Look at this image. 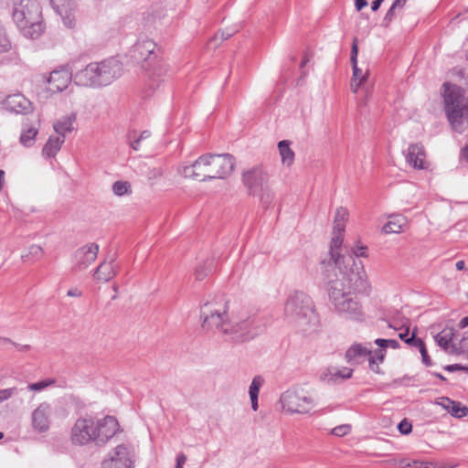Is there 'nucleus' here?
<instances>
[{
    "label": "nucleus",
    "instance_id": "8fccbe9b",
    "mask_svg": "<svg viewBox=\"0 0 468 468\" xmlns=\"http://www.w3.org/2000/svg\"><path fill=\"white\" fill-rule=\"evenodd\" d=\"M395 10L396 8H393V6L391 5L390 8L388 10L385 17H384V22L386 24H388L389 22L392 21V19L394 18L395 16Z\"/></svg>",
    "mask_w": 468,
    "mask_h": 468
},
{
    "label": "nucleus",
    "instance_id": "ddd939ff",
    "mask_svg": "<svg viewBox=\"0 0 468 468\" xmlns=\"http://www.w3.org/2000/svg\"><path fill=\"white\" fill-rule=\"evenodd\" d=\"M268 180L267 173L260 167L248 170L242 175L243 184L251 195L258 194L259 190L268 185Z\"/></svg>",
    "mask_w": 468,
    "mask_h": 468
},
{
    "label": "nucleus",
    "instance_id": "864d4df0",
    "mask_svg": "<svg viewBox=\"0 0 468 468\" xmlns=\"http://www.w3.org/2000/svg\"><path fill=\"white\" fill-rule=\"evenodd\" d=\"M186 462V457L184 453H179L176 457V468H183V465Z\"/></svg>",
    "mask_w": 468,
    "mask_h": 468
},
{
    "label": "nucleus",
    "instance_id": "4c0bfd02",
    "mask_svg": "<svg viewBox=\"0 0 468 468\" xmlns=\"http://www.w3.org/2000/svg\"><path fill=\"white\" fill-rule=\"evenodd\" d=\"M54 382L55 381L53 379H45L36 383L29 384L27 386V388L31 391L39 392L54 384Z\"/></svg>",
    "mask_w": 468,
    "mask_h": 468
},
{
    "label": "nucleus",
    "instance_id": "4be33fe9",
    "mask_svg": "<svg viewBox=\"0 0 468 468\" xmlns=\"http://www.w3.org/2000/svg\"><path fill=\"white\" fill-rule=\"evenodd\" d=\"M75 121L76 114L71 113L69 115L61 117L59 120L54 122L53 128L58 133L57 136L63 137L65 139V135L74 130L73 124Z\"/></svg>",
    "mask_w": 468,
    "mask_h": 468
},
{
    "label": "nucleus",
    "instance_id": "a18cd8bd",
    "mask_svg": "<svg viewBox=\"0 0 468 468\" xmlns=\"http://www.w3.org/2000/svg\"><path fill=\"white\" fill-rule=\"evenodd\" d=\"M399 465L402 466V467H408V466H411V463L407 462L406 460H401L399 462ZM412 465L416 466V467L423 466L424 468H428V463H420V462H417V461H414L412 463Z\"/></svg>",
    "mask_w": 468,
    "mask_h": 468
},
{
    "label": "nucleus",
    "instance_id": "680f3d73",
    "mask_svg": "<svg viewBox=\"0 0 468 468\" xmlns=\"http://www.w3.org/2000/svg\"><path fill=\"white\" fill-rule=\"evenodd\" d=\"M16 349L18 351H27L29 350L30 346L28 345H18V344H15Z\"/></svg>",
    "mask_w": 468,
    "mask_h": 468
},
{
    "label": "nucleus",
    "instance_id": "5fc2aeb1",
    "mask_svg": "<svg viewBox=\"0 0 468 468\" xmlns=\"http://www.w3.org/2000/svg\"><path fill=\"white\" fill-rule=\"evenodd\" d=\"M67 295L69 297H80L82 292L77 288H71L68 291Z\"/></svg>",
    "mask_w": 468,
    "mask_h": 468
},
{
    "label": "nucleus",
    "instance_id": "79ce46f5",
    "mask_svg": "<svg viewBox=\"0 0 468 468\" xmlns=\"http://www.w3.org/2000/svg\"><path fill=\"white\" fill-rule=\"evenodd\" d=\"M17 393L16 388H9L0 389V403L9 399L13 395Z\"/></svg>",
    "mask_w": 468,
    "mask_h": 468
},
{
    "label": "nucleus",
    "instance_id": "ea45409f",
    "mask_svg": "<svg viewBox=\"0 0 468 468\" xmlns=\"http://www.w3.org/2000/svg\"><path fill=\"white\" fill-rule=\"evenodd\" d=\"M92 64H93V69H94L93 71H95L94 75H95V78L97 80V86L98 87L106 86L105 81L103 80L101 64L97 63V62H93Z\"/></svg>",
    "mask_w": 468,
    "mask_h": 468
},
{
    "label": "nucleus",
    "instance_id": "58836bf2",
    "mask_svg": "<svg viewBox=\"0 0 468 468\" xmlns=\"http://www.w3.org/2000/svg\"><path fill=\"white\" fill-rule=\"evenodd\" d=\"M375 344L380 347H391L393 349H396L399 346V343L395 339L378 338L375 340Z\"/></svg>",
    "mask_w": 468,
    "mask_h": 468
},
{
    "label": "nucleus",
    "instance_id": "a211bd4d",
    "mask_svg": "<svg viewBox=\"0 0 468 468\" xmlns=\"http://www.w3.org/2000/svg\"><path fill=\"white\" fill-rule=\"evenodd\" d=\"M72 75L65 69L53 70L48 80L49 90L53 92L64 90L72 80Z\"/></svg>",
    "mask_w": 468,
    "mask_h": 468
},
{
    "label": "nucleus",
    "instance_id": "6e6552de",
    "mask_svg": "<svg viewBox=\"0 0 468 468\" xmlns=\"http://www.w3.org/2000/svg\"><path fill=\"white\" fill-rule=\"evenodd\" d=\"M155 43L147 37H142L132 48L131 58L137 63L143 62L142 68L151 81V85L165 76V65L154 55Z\"/></svg>",
    "mask_w": 468,
    "mask_h": 468
},
{
    "label": "nucleus",
    "instance_id": "052dcab7",
    "mask_svg": "<svg viewBox=\"0 0 468 468\" xmlns=\"http://www.w3.org/2000/svg\"><path fill=\"white\" fill-rule=\"evenodd\" d=\"M382 1H383V0H375V1H373V2H372V5H371V9H372L373 11H377V10L379 8V6H380V5H381Z\"/></svg>",
    "mask_w": 468,
    "mask_h": 468
},
{
    "label": "nucleus",
    "instance_id": "f257e3e1",
    "mask_svg": "<svg viewBox=\"0 0 468 468\" xmlns=\"http://www.w3.org/2000/svg\"><path fill=\"white\" fill-rule=\"evenodd\" d=\"M330 242L331 263L335 266V278H328V294L335 310L346 317L358 320L362 317L361 305L355 294L370 292V283L361 261L351 254L340 253L343 233H335Z\"/></svg>",
    "mask_w": 468,
    "mask_h": 468
},
{
    "label": "nucleus",
    "instance_id": "f8f14e48",
    "mask_svg": "<svg viewBox=\"0 0 468 468\" xmlns=\"http://www.w3.org/2000/svg\"><path fill=\"white\" fill-rule=\"evenodd\" d=\"M99 252V245L96 243H89L79 248L74 253V271H83L87 269L97 258Z\"/></svg>",
    "mask_w": 468,
    "mask_h": 468
},
{
    "label": "nucleus",
    "instance_id": "e2e57ef3",
    "mask_svg": "<svg viewBox=\"0 0 468 468\" xmlns=\"http://www.w3.org/2000/svg\"><path fill=\"white\" fill-rule=\"evenodd\" d=\"M408 335H409V328L406 329L405 332L403 333H400L399 335V337L403 340L405 343H407V339H409L410 337H408Z\"/></svg>",
    "mask_w": 468,
    "mask_h": 468
},
{
    "label": "nucleus",
    "instance_id": "f03ea898",
    "mask_svg": "<svg viewBox=\"0 0 468 468\" xmlns=\"http://www.w3.org/2000/svg\"><path fill=\"white\" fill-rule=\"evenodd\" d=\"M200 320L204 331L217 334L224 341L235 344L253 339L265 328L259 319L231 316L229 301L224 295L215 296L201 305Z\"/></svg>",
    "mask_w": 468,
    "mask_h": 468
},
{
    "label": "nucleus",
    "instance_id": "393cba45",
    "mask_svg": "<svg viewBox=\"0 0 468 468\" xmlns=\"http://www.w3.org/2000/svg\"><path fill=\"white\" fill-rule=\"evenodd\" d=\"M44 256V250L41 246L31 244L24 250L21 260L24 263H33L41 260Z\"/></svg>",
    "mask_w": 468,
    "mask_h": 468
},
{
    "label": "nucleus",
    "instance_id": "37998d69",
    "mask_svg": "<svg viewBox=\"0 0 468 468\" xmlns=\"http://www.w3.org/2000/svg\"><path fill=\"white\" fill-rule=\"evenodd\" d=\"M398 429H399L400 433H402L404 435H407V434H409L411 431L412 425H411V423L410 421H408L406 419H404L403 420H401L399 423Z\"/></svg>",
    "mask_w": 468,
    "mask_h": 468
},
{
    "label": "nucleus",
    "instance_id": "72a5a7b5",
    "mask_svg": "<svg viewBox=\"0 0 468 468\" xmlns=\"http://www.w3.org/2000/svg\"><path fill=\"white\" fill-rule=\"evenodd\" d=\"M443 401L450 405L451 410L449 412L453 417L462 418L467 415L468 409L466 407H462L460 402L453 401L450 399H443Z\"/></svg>",
    "mask_w": 468,
    "mask_h": 468
},
{
    "label": "nucleus",
    "instance_id": "69168bd1",
    "mask_svg": "<svg viewBox=\"0 0 468 468\" xmlns=\"http://www.w3.org/2000/svg\"><path fill=\"white\" fill-rule=\"evenodd\" d=\"M4 176H5V172L3 170H0V190L3 188Z\"/></svg>",
    "mask_w": 468,
    "mask_h": 468
},
{
    "label": "nucleus",
    "instance_id": "c03bdc74",
    "mask_svg": "<svg viewBox=\"0 0 468 468\" xmlns=\"http://www.w3.org/2000/svg\"><path fill=\"white\" fill-rule=\"evenodd\" d=\"M407 344L414 346L420 350H421V347H426L424 342L420 338L415 337V334H412V335L407 339Z\"/></svg>",
    "mask_w": 468,
    "mask_h": 468
},
{
    "label": "nucleus",
    "instance_id": "2eb2a0df",
    "mask_svg": "<svg viewBox=\"0 0 468 468\" xmlns=\"http://www.w3.org/2000/svg\"><path fill=\"white\" fill-rule=\"evenodd\" d=\"M2 104L5 110L15 113L26 114L31 111V102L20 93L7 96Z\"/></svg>",
    "mask_w": 468,
    "mask_h": 468
},
{
    "label": "nucleus",
    "instance_id": "3c124183",
    "mask_svg": "<svg viewBox=\"0 0 468 468\" xmlns=\"http://www.w3.org/2000/svg\"><path fill=\"white\" fill-rule=\"evenodd\" d=\"M310 61V56L308 54H305L303 58V60L301 62V65H300V68H301V70H302V73H301V78H304L307 74V72H305L303 70L305 65Z\"/></svg>",
    "mask_w": 468,
    "mask_h": 468
},
{
    "label": "nucleus",
    "instance_id": "cd10ccee",
    "mask_svg": "<svg viewBox=\"0 0 468 468\" xmlns=\"http://www.w3.org/2000/svg\"><path fill=\"white\" fill-rule=\"evenodd\" d=\"M278 149L282 165L291 166L294 161V153L291 148V142L287 140L279 142Z\"/></svg>",
    "mask_w": 468,
    "mask_h": 468
},
{
    "label": "nucleus",
    "instance_id": "c9c22d12",
    "mask_svg": "<svg viewBox=\"0 0 468 468\" xmlns=\"http://www.w3.org/2000/svg\"><path fill=\"white\" fill-rule=\"evenodd\" d=\"M264 384V379L261 376H255L252 378V381L250 383V388H249V394L250 397L257 396L259 397L260 388Z\"/></svg>",
    "mask_w": 468,
    "mask_h": 468
},
{
    "label": "nucleus",
    "instance_id": "a19ab883",
    "mask_svg": "<svg viewBox=\"0 0 468 468\" xmlns=\"http://www.w3.org/2000/svg\"><path fill=\"white\" fill-rule=\"evenodd\" d=\"M350 431H351V426L348 424H343V425L335 427L332 430V434L338 436V437H342V436L348 434Z\"/></svg>",
    "mask_w": 468,
    "mask_h": 468
},
{
    "label": "nucleus",
    "instance_id": "0eeeda50",
    "mask_svg": "<svg viewBox=\"0 0 468 468\" xmlns=\"http://www.w3.org/2000/svg\"><path fill=\"white\" fill-rule=\"evenodd\" d=\"M444 109L452 128L463 133L468 127V99L463 90L452 84H443Z\"/></svg>",
    "mask_w": 468,
    "mask_h": 468
},
{
    "label": "nucleus",
    "instance_id": "20e7f679",
    "mask_svg": "<svg viewBox=\"0 0 468 468\" xmlns=\"http://www.w3.org/2000/svg\"><path fill=\"white\" fill-rule=\"evenodd\" d=\"M235 168V159L229 154H207L199 156L192 165L179 168L186 178L207 181L229 176Z\"/></svg>",
    "mask_w": 468,
    "mask_h": 468
},
{
    "label": "nucleus",
    "instance_id": "9b49d317",
    "mask_svg": "<svg viewBox=\"0 0 468 468\" xmlns=\"http://www.w3.org/2000/svg\"><path fill=\"white\" fill-rule=\"evenodd\" d=\"M52 420V407L48 402L40 403L31 413V426L37 432L49 430Z\"/></svg>",
    "mask_w": 468,
    "mask_h": 468
},
{
    "label": "nucleus",
    "instance_id": "13d9d810",
    "mask_svg": "<svg viewBox=\"0 0 468 468\" xmlns=\"http://www.w3.org/2000/svg\"><path fill=\"white\" fill-rule=\"evenodd\" d=\"M250 402H251V409L254 411L258 410V409H259L258 397L257 396L250 397Z\"/></svg>",
    "mask_w": 468,
    "mask_h": 468
},
{
    "label": "nucleus",
    "instance_id": "f3484780",
    "mask_svg": "<svg viewBox=\"0 0 468 468\" xmlns=\"http://www.w3.org/2000/svg\"><path fill=\"white\" fill-rule=\"evenodd\" d=\"M119 265L115 261V257L112 256L108 260H104L94 270V278L102 282H107L116 276Z\"/></svg>",
    "mask_w": 468,
    "mask_h": 468
},
{
    "label": "nucleus",
    "instance_id": "338daca9",
    "mask_svg": "<svg viewBox=\"0 0 468 468\" xmlns=\"http://www.w3.org/2000/svg\"><path fill=\"white\" fill-rule=\"evenodd\" d=\"M443 399L444 398H441V402L440 403L445 410H447V411L449 412L450 410H451V407L450 405L447 403V402H444L443 401Z\"/></svg>",
    "mask_w": 468,
    "mask_h": 468
},
{
    "label": "nucleus",
    "instance_id": "e433bc0d",
    "mask_svg": "<svg viewBox=\"0 0 468 468\" xmlns=\"http://www.w3.org/2000/svg\"><path fill=\"white\" fill-rule=\"evenodd\" d=\"M130 184L126 181H116L112 185V192L118 197H122L130 191Z\"/></svg>",
    "mask_w": 468,
    "mask_h": 468
},
{
    "label": "nucleus",
    "instance_id": "dca6fc26",
    "mask_svg": "<svg viewBox=\"0 0 468 468\" xmlns=\"http://www.w3.org/2000/svg\"><path fill=\"white\" fill-rule=\"evenodd\" d=\"M357 54L358 48L356 44V39L354 40L351 49V65L353 69V77L351 81V90L354 93L358 91L359 87L367 80V72L363 73L362 69L357 66Z\"/></svg>",
    "mask_w": 468,
    "mask_h": 468
},
{
    "label": "nucleus",
    "instance_id": "5701e85b",
    "mask_svg": "<svg viewBox=\"0 0 468 468\" xmlns=\"http://www.w3.org/2000/svg\"><path fill=\"white\" fill-rule=\"evenodd\" d=\"M37 133L38 128L37 126L24 122L19 137L20 144L25 147H31L36 142Z\"/></svg>",
    "mask_w": 468,
    "mask_h": 468
},
{
    "label": "nucleus",
    "instance_id": "de8ad7c7",
    "mask_svg": "<svg viewBox=\"0 0 468 468\" xmlns=\"http://www.w3.org/2000/svg\"><path fill=\"white\" fill-rule=\"evenodd\" d=\"M444 369L448 372H455L457 370H466L468 371V367H463L460 364L448 365L444 367Z\"/></svg>",
    "mask_w": 468,
    "mask_h": 468
},
{
    "label": "nucleus",
    "instance_id": "0e129e2a",
    "mask_svg": "<svg viewBox=\"0 0 468 468\" xmlns=\"http://www.w3.org/2000/svg\"><path fill=\"white\" fill-rule=\"evenodd\" d=\"M455 266L458 271H463L465 267V263L463 261H459L456 262Z\"/></svg>",
    "mask_w": 468,
    "mask_h": 468
},
{
    "label": "nucleus",
    "instance_id": "9d476101",
    "mask_svg": "<svg viewBox=\"0 0 468 468\" xmlns=\"http://www.w3.org/2000/svg\"><path fill=\"white\" fill-rule=\"evenodd\" d=\"M102 468H133L131 452L125 444L116 446L101 463Z\"/></svg>",
    "mask_w": 468,
    "mask_h": 468
},
{
    "label": "nucleus",
    "instance_id": "473e14b6",
    "mask_svg": "<svg viewBox=\"0 0 468 468\" xmlns=\"http://www.w3.org/2000/svg\"><path fill=\"white\" fill-rule=\"evenodd\" d=\"M352 373L353 370L348 367H343L342 369L336 367L328 368L329 380H336L337 378L347 379L351 378Z\"/></svg>",
    "mask_w": 468,
    "mask_h": 468
},
{
    "label": "nucleus",
    "instance_id": "423d86ee",
    "mask_svg": "<svg viewBox=\"0 0 468 468\" xmlns=\"http://www.w3.org/2000/svg\"><path fill=\"white\" fill-rule=\"evenodd\" d=\"M12 18L21 34L30 39L43 35L46 24L37 0H13Z\"/></svg>",
    "mask_w": 468,
    "mask_h": 468
},
{
    "label": "nucleus",
    "instance_id": "2f4dec72",
    "mask_svg": "<svg viewBox=\"0 0 468 468\" xmlns=\"http://www.w3.org/2000/svg\"><path fill=\"white\" fill-rule=\"evenodd\" d=\"M151 137V133L148 130L143 131L138 136L136 132L130 133V145L134 151H139L142 146V143L148 140Z\"/></svg>",
    "mask_w": 468,
    "mask_h": 468
},
{
    "label": "nucleus",
    "instance_id": "4468645a",
    "mask_svg": "<svg viewBox=\"0 0 468 468\" xmlns=\"http://www.w3.org/2000/svg\"><path fill=\"white\" fill-rule=\"evenodd\" d=\"M53 9L60 16L63 24L68 28L76 26L75 10L77 5L73 0H50Z\"/></svg>",
    "mask_w": 468,
    "mask_h": 468
},
{
    "label": "nucleus",
    "instance_id": "6e6d98bb",
    "mask_svg": "<svg viewBox=\"0 0 468 468\" xmlns=\"http://www.w3.org/2000/svg\"><path fill=\"white\" fill-rule=\"evenodd\" d=\"M366 250H367V248H366V247H356V248L354 250V254H355L356 257H365V256H366Z\"/></svg>",
    "mask_w": 468,
    "mask_h": 468
},
{
    "label": "nucleus",
    "instance_id": "412c9836",
    "mask_svg": "<svg viewBox=\"0 0 468 468\" xmlns=\"http://www.w3.org/2000/svg\"><path fill=\"white\" fill-rule=\"evenodd\" d=\"M93 64L90 63L88 64L84 69L77 71L74 76L73 80L74 82L77 85L83 86V87H91V88H97V80L95 78V71H93Z\"/></svg>",
    "mask_w": 468,
    "mask_h": 468
},
{
    "label": "nucleus",
    "instance_id": "bb28decb",
    "mask_svg": "<svg viewBox=\"0 0 468 468\" xmlns=\"http://www.w3.org/2000/svg\"><path fill=\"white\" fill-rule=\"evenodd\" d=\"M370 355L371 351L369 349L364 347L360 344H354L347 349L346 353V357L349 362H358L361 358H365Z\"/></svg>",
    "mask_w": 468,
    "mask_h": 468
},
{
    "label": "nucleus",
    "instance_id": "6ab92c4d",
    "mask_svg": "<svg viewBox=\"0 0 468 468\" xmlns=\"http://www.w3.org/2000/svg\"><path fill=\"white\" fill-rule=\"evenodd\" d=\"M103 80L105 85L111 84L115 79L119 78L122 73V66L121 62L113 58L100 62Z\"/></svg>",
    "mask_w": 468,
    "mask_h": 468
},
{
    "label": "nucleus",
    "instance_id": "7c9ffc66",
    "mask_svg": "<svg viewBox=\"0 0 468 468\" xmlns=\"http://www.w3.org/2000/svg\"><path fill=\"white\" fill-rule=\"evenodd\" d=\"M453 332L452 329H444L435 335V342L442 349L448 351L452 341Z\"/></svg>",
    "mask_w": 468,
    "mask_h": 468
},
{
    "label": "nucleus",
    "instance_id": "f704fd0d",
    "mask_svg": "<svg viewBox=\"0 0 468 468\" xmlns=\"http://www.w3.org/2000/svg\"><path fill=\"white\" fill-rule=\"evenodd\" d=\"M213 261L211 260H207L202 264L198 265L196 269L195 275L196 279L198 281H202L205 279L207 274L212 270Z\"/></svg>",
    "mask_w": 468,
    "mask_h": 468
},
{
    "label": "nucleus",
    "instance_id": "49530a36",
    "mask_svg": "<svg viewBox=\"0 0 468 468\" xmlns=\"http://www.w3.org/2000/svg\"><path fill=\"white\" fill-rule=\"evenodd\" d=\"M420 352L421 354L422 363L427 367L431 366V360L428 355L426 347H421V350H420Z\"/></svg>",
    "mask_w": 468,
    "mask_h": 468
},
{
    "label": "nucleus",
    "instance_id": "39448f33",
    "mask_svg": "<svg viewBox=\"0 0 468 468\" xmlns=\"http://www.w3.org/2000/svg\"><path fill=\"white\" fill-rule=\"evenodd\" d=\"M283 312L285 319L303 332L315 328L319 323L313 299L303 291L288 296Z\"/></svg>",
    "mask_w": 468,
    "mask_h": 468
},
{
    "label": "nucleus",
    "instance_id": "a878e982",
    "mask_svg": "<svg viewBox=\"0 0 468 468\" xmlns=\"http://www.w3.org/2000/svg\"><path fill=\"white\" fill-rule=\"evenodd\" d=\"M389 220L383 226L382 231L386 234L399 233L406 225V218L401 215H391Z\"/></svg>",
    "mask_w": 468,
    "mask_h": 468
},
{
    "label": "nucleus",
    "instance_id": "bf43d9fd",
    "mask_svg": "<svg viewBox=\"0 0 468 468\" xmlns=\"http://www.w3.org/2000/svg\"><path fill=\"white\" fill-rule=\"evenodd\" d=\"M407 0H395L392 4L393 8H402L405 5Z\"/></svg>",
    "mask_w": 468,
    "mask_h": 468
},
{
    "label": "nucleus",
    "instance_id": "774afa93",
    "mask_svg": "<svg viewBox=\"0 0 468 468\" xmlns=\"http://www.w3.org/2000/svg\"><path fill=\"white\" fill-rule=\"evenodd\" d=\"M463 155L467 159L468 161V146H466L463 150Z\"/></svg>",
    "mask_w": 468,
    "mask_h": 468
},
{
    "label": "nucleus",
    "instance_id": "7ed1b4c3",
    "mask_svg": "<svg viewBox=\"0 0 468 468\" xmlns=\"http://www.w3.org/2000/svg\"><path fill=\"white\" fill-rule=\"evenodd\" d=\"M119 430V423L112 416L101 420L90 417L77 419L70 429L69 439L73 445L85 446L94 443L104 446Z\"/></svg>",
    "mask_w": 468,
    "mask_h": 468
},
{
    "label": "nucleus",
    "instance_id": "603ef678",
    "mask_svg": "<svg viewBox=\"0 0 468 468\" xmlns=\"http://www.w3.org/2000/svg\"><path fill=\"white\" fill-rule=\"evenodd\" d=\"M163 176V170L161 168H154L149 173L150 179H157Z\"/></svg>",
    "mask_w": 468,
    "mask_h": 468
},
{
    "label": "nucleus",
    "instance_id": "aec40b11",
    "mask_svg": "<svg viewBox=\"0 0 468 468\" xmlns=\"http://www.w3.org/2000/svg\"><path fill=\"white\" fill-rule=\"evenodd\" d=\"M425 156L423 147L419 144L410 145L406 152V161L413 168L423 169Z\"/></svg>",
    "mask_w": 468,
    "mask_h": 468
},
{
    "label": "nucleus",
    "instance_id": "4d7b16f0",
    "mask_svg": "<svg viewBox=\"0 0 468 468\" xmlns=\"http://www.w3.org/2000/svg\"><path fill=\"white\" fill-rule=\"evenodd\" d=\"M356 8L360 11L362 8L367 5V0H356L355 1Z\"/></svg>",
    "mask_w": 468,
    "mask_h": 468
},
{
    "label": "nucleus",
    "instance_id": "09e8293b",
    "mask_svg": "<svg viewBox=\"0 0 468 468\" xmlns=\"http://www.w3.org/2000/svg\"><path fill=\"white\" fill-rule=\"evenodd\" d=\"M466 326H468V316L463 317L460 321V327L461 328H465ZM462 346H463V347H465V348L468 349V338L463 337V339L462 340Z\"/></svg>",
    "mask_w": 468,
    "mask_h": 468
},
{
    "label": "nucleus",
    "instance_id": "b1692460",
    "mask_svg": "<svg viewBox=\"0 0 468 468\" xmlns=\"http://www.w3.org/2000/svg\"><path fill=\"white\" fill-rule=\"evenodd\" d=\"M65 140L59 136H50L48 142L45 144L42 149V155L46 158H51L56 156L58 151L61 149Z\"/></svg>",
    "mask_w": 468,
    "mask_h": 468
},
{
    "label": "nucleus",
    "instance_id": "c85d7f7f",
    "mask_svg": "<svg viewBox=\"0 0 468 468\" xmlns=\"http://www.w3.org/2000/svg\"><path fill=\"white\" fill-rule=\"evenodd\" d=\"M348 210L343 207H340L336 209L334 220V228L335 233H343L345 231L346 223L348 219Z\"/></svg>",
    "mask_w": 468,
    "mask_h": 468
},
{
    "label": "nucleus",
    "instance_id": "c756f323",
    "mask_svg": "<svg viewBox=\"0 0 468 468\" xmlns=\"http://www.w3.org/2000/svg\"><path fill=\"white\" fill-rule=\"evenodd\" d=\"M257 195L260 197V202L261 206L265 209L272 206L275 198V193L269 185L265 186L261 190H259Z\"/></svg>",
    "mask_w": 468,
    "mask_h": 468
},
{
    "label": "nucleus",
    "instance_id": "1a4fd4ad",
    "mask_svg": "<svg viewBox=\"0 0 468 468\" xmlns=\"http://www.w3.org/2000/svg\"><path fill=\"white\" fill-rule=\"evenodd\" d=\"M281 410L288 415L311 414L315 408L314 398L304 389L292 388L282 392L279 399Z\"/></svg>",
    "mask_w": 468,
    "mask_h": 468
}]
</instances>
